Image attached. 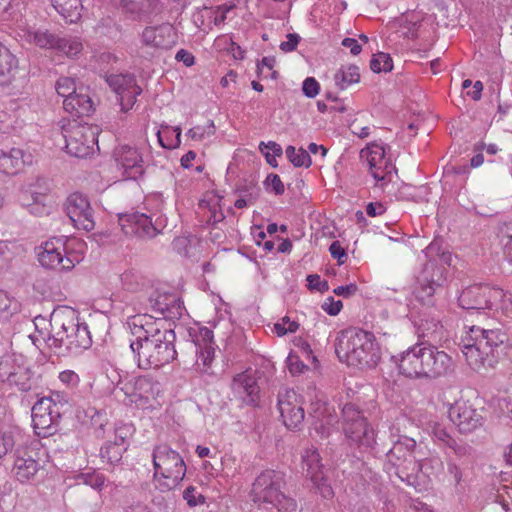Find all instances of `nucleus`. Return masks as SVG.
<instances>
[{"instance_id":"nucleus-33","label":"nucleus","mask_w":512,"mask_h":512,"mask_svg":"<svg viewBox=\"0 0 512 512\" xmlns=\"http://www.w3.org/2000/svg\"><path fill=\"white\" fill-rule=\"evenodd\" d=\"M419 469V475L423 478V483L417 487H414L416 490L421 491L426 488L429 484L431 477H438L443 471V461L438 456H430L425 457L420 456V459H417Z\"/></svg>"},{"instance_id":"nucleus-45","label":"nucleus","mask_w":512,"mask_h":512,"mask_svg":"<svg viewBox=\"0 0 512 512\" xmlns=\"http://www.w3.org/2000/svg\"><path fill=\"white\" fill-rule=\"evenodd\" d=\"M370 68L375 73L389 72L393 68V61L389 54L378 52L370 61Z\"/></svg>"},{"instance_id":"nucleus-47","label":"nucleus","mask_w":512,"mask_h":512,"mask_svg":"<svg viewBox=\"0 0 512 512\" xmlns=\"http://www.w3.org/2000/svg\"><path fill=\"white\" fill-rule=\"evenodd\" d=\"M7 380L11 385L16 386L20 391H29L32 387L29 374L24 370L10 373Z\"/></svg>"},{"instance_id":"nucleus-27","label":"nucleus","mask_w":512,"mask_h":512,"mask_svg":"<svg viewBox=\"0 0 512 512\" xmlns=\"http://www.w3.org/2000/svg\"><path fill=\"white\" fill-rule=\"evenodd\" d=\"M201 339L197 338L196 340L189 343L191 349L195 351L196 354V365L203 371L211 365V362L214 358V347L212 345L213 333L208 328H204L200 330Z\"/></svg>"},{"instance_id":"nucleus-44","label":"nucleus","mask_w":512,"mask_h":512,"mask_svg":"<svg viewBox=\"0 0 512 512\" xmlns=\"http://www.w3.org/2000/svg\"><path fill=\"white\" fill-rule=\"evenodd\" d=\"M286 156L295 167L308 168L312 163L309 153L303 148L296 150L290 145L286 148Z\"/></svg>"},{"instance_id":"nucleus-40","label":"nucleus","mask_w":512,"mask_h":512,"mask_svg":"<svg viewBox=\"0 0 512 512\" xmlns=\"http://www.w3.org/2000/svg\"><path fill=\"white\" fill-rule=\"evenodd\" d=\"M55 50L69 58L77 57L83 50L82 40L77 36L58 37Z\"/></svg>"},{"instance_id":"nucleus-48","label":"nucleus","mask_w":512,"mask_h":512,"mask_svg":"<svg viewBox=\"0 0 512 512\" xmlns=\"http://www.w3.org/2000/svg\"><path fill=\"white\" fill-rule=\"evenodd\" d=\"M17 310V303L4 291H0V320H6Z\"/></svg>"},{"instance_id":"nucleus-39","label":"nucleus","mask_w":512,"mask_h":512,"mask_svg":"<svg viewBox=\"0 0 512 512\" xmlns=\"http://www.w3.org/2000/svg\"><path fill=\"white\" fill-rule=\"evenodd\" d=\"M60 417L54 415H40L32 417V423L35 433L43 438L53 435L57 431Z\"/></svg>"},{"instance_id":"nucleus-20","label":"nucleus","mask_w":512,"mask_h":512,"mask_svg":"<svg viewBox=\"0 0 512 512\" xmlns=\"http://www.w3.org/2000/svg\"><path fill=\"white\" fill-rule=\"evenodd\" d=\"M450 420L459 428L460 432L469 433L482 425L481 413L468 400H457L449 408Z\"/></svg>"},{"instance_id":"nucleus-56","label":"nucleus","mask_w":512,"mask_h":512,"mask_svg":"<svg viewBox=\"0 0 512 512\" xmlns=\"http://www.w3.org/2000/svg\"><path fill=\"white\" fill-rule=\"evenodd\" d=\"M447 473L449 477V481L453 482L455 487L460 486L462 482L463 472L462 469L454 462L448 461L447 463Z\"/></svg>"},{"instance_id":"nucleus-35","label":"nucleus","mask_w":512,"mask_h":512,"mask_svg":"<svg viewBox=\"0 0 512 512\" xmlns=\"http://www.w3.org/2000/svg\"><path fill=\"white\" fill-rule=\"evenodd\" d=\"M123 12L133 15L134 17L146 16L153 13L156 9L154 0H113Z\"/></svg>"},{"instance_id":"nucleus-53","label":"nucleus","mask_w":512,"mask_h":512,"mask_svg":"<svg viewBox=\"0 0 512 512\" xmlns=\"http://www.w3.org/2000/svg\"><path fill=\"white\" fill-rule=\"evenodd\" d=\"M501 292L500 297L493 298V306L501 309L504 313L512 311V297L511 294L503 291L500 288H496Z\"/></svg>"},{"instance_id":"nucleus-19","label":"nucleus","mask_w":512,"mask_h":512,"mask_svg":"<svg viewBox=\"0 0 512 512\" xmlns=\"http://www.w3.org/2000/svg\"><path fill=\"white\" fill-rule=\"evenodd\" d=\"M304 469L307 477L310 478L314 487L324 498L333 496V489L327 482L324 466L321 463L319 452L314 448H308L302 455Z\"/></svg>"},{"instance_id":"nucleus-46","label":"nucleus","mask_w":512,"mask_h":512,"mask_svg":"<svg viewBox=\"0 0 512 512\" xmlns=\"http://www.w3.org/2000/svg\"><path fill=\"white\" fill-rule=\"evenodd\" d=\"M500 242L506 259L512 263V221L504 223L500 229Z\"/></svg>"},{"instance_id":"nucleus-34","label":"nucleus","mask_w":512,"mask_h":512,"mask_svg":"<svg viewBox=\"0 0 512 512\" xmlns=\"http://www.w3.org/2000/svg\"><path fill=\"white\" fill-rule=\"evenodd\" d=\"M65 111L75 117L88 116L93 111V102L86 93L76 92L63 101Z\"/></svg>"},{"instance_id":"nucleus-61","label":"nucleus","mask_w":512,"mask_h":512,"mask_svg":"<svg viewBox=\"0 0 512 512\" xmlns=\"http://www.w3.org/2000/svg\"><path fill=\"white\" fill-rule=\"evenodd\" d=\"M342 307V301L335 300L333 297H328L322 304V309L331 316L339 314Z\"/></svg>"},{"instance_id":"nucleus-5","label":"nucleus","mask_w":512,"mask_h":512,"mask_svg":"<svg viewBox=\"0 0 512 512\" xmlns=\"http://www.w3.org/2000/svg\"><path fill=\"white\" fill-rule=\"evenodd\" d=\"M53 344L71 352L88 349L92 339L87 325L80 323L76 311L59 307L50 316Z\"/></svg>"},{"instance_id":"nucleus-59","label":"nucleus","mask_w":512,"mask_h":512,"mask_svg":"<svg viewBox=\"0 0 512 512\" xmlns=\"http://www.w3.org/2000/svg\"><path fill=\"white\" fill-rule=\"evenodd\" d=\"M265 184L267 185V189H271L276 195H281L285 191L284 184L277 174H269L265 180Z\"/></svg>"},{"instance_id":"nucleus-30","label":"nucleus","mask_w":512,"mask_h":512,"mask_svg":"<svg viewBox=\"0 0 512 512\" xmlns=\"http://www.w3.org/2000/svg\"><path fill=\"white\" fill-rule=\"evenodd\" d=\"M32 163V155L19 148L9 152L0 150V172L7 175L17 174L26 164Z\"/></svg>"},{"instance_id":"nucleus-42","label":"nucleus","mask_w":512,"mask_h":512,"mask_svg":"<svg viewBox=\"0 0 512 512\" xmlns=\"http://www.w3.org/2000/svg\"><path fill=\"white\" fill-rule=\"evenodd\" d=\"M61 406L62 405H58L53 398L43 397L33 405L32 417H39L40 415L61 417Z\"/></svg>"},{"instance_id":"nucleus-21","label":"nucleus","mask_w":512,"mask_h":512,"mask_svg":"<svg viewBox=\"0 0 512 512\" xmlns=\"http://www.w3.org/2000/svg\"><path fill=\"white\" fill-rule=\"evenodd\" d=\"M149 310L155 319H174L182 316L183 303L172 293L154 291L148 298Z\"/></svg>"},{"instance_id":"nucleus-57","label":"nucleus","mask_w":512,"mask_h":512,"mask_svg":"<svg viewBox=\"0 0 512 512\" xmlns=\"http://www.w3.org/2000/svg\"><path fill=\"white\" fill-rule=\"evenodd\" d=\"M319 90H320V85L316 81L315 78L308 77L304 80L303 86H302V91L305 96H307L308 98H314L315 96L318 95Z\"/></svg>"},{"instance_id":"nucleus-4","label":"nucleus","mask_w":512,"mask_h":512,"mask_svg":"<svg viewBox=\"0 0 512 512\" xmlns=\"http://www.w3.org/2000/svg\"><path fill=\"white\" fill-rule=\"evenodd\" d=\"M249 498L259 509L267 511L293 512L297 508L295 499L286 494L285 474L273 469L256 476Z\"/></svg>"},{"instance_id":"nucleus-1","label":"nucleus","mask_w":512,"mask_h":512,"mask_svg":"<svg viewBox=\"0 0 512 512\" xmlns=\"http://www.w3.org/2000/svg\"><path fill=\"white\" fill-rule=\"evenodd\" d=\"M142 328L143 333L130 343L139 368H159L176 359V335L172 329L160 328L157 325Z\"/></svg>"},{"instance_id":"nucleus-49","label":"nucleus","mask_w":512,"mask_h":512,"mask_svg":"<svg viewBox=\"0 0 512 512\" xmlns=\"http://www.w3.org/2000/svg\"><path fill=\"white\" fill-rule=\"evenodd\" d=\"M215 132L214 122L208 121L207 125L205 126H195L191 128L188 131V136L191 137L193 140L201 141L205 139L206 137H209L213 135Z\"/></svg>"},{"instance_id":"nucleus-13","label":"nucleus","mask_w":512,"mask_h":512,"mask_svg":"<svg viewBox=\"0 0 512 512\" xmlns=\"http://www.w3.org/2000/svg\"><path fill=\"white\" fill-rule=\"evenodd\" d=\"M427 342H418L396 356L392 361L401 375L410 379H422L425 373Z\"/></svg>"},{"instance_id":"nucleus-54","label":"nucleus","mask_w":512,"mask_h":512,"mask_svg":"<svg viewBox=\"0 0 512 512\" xmlns=\"http://www.w3.org/2000/svg\"><path fill=\"white\" fill-rule=\"evenodd\" d=\"M13 0H0V17L4 21H13L16 24L17 19H23L22 16L18 13L9 12L12 7Z\"/></svg>"},{"instance_id":"nucleus-64","label":"nucleus","mask_w":512,"mask_h":512,"mask_svg":"<svg viewBox=\"0 0 512 512\" xmlns=\"http://www.w3.org/2000/svg\"><path fill=\"white\" fill-rule=\"evenodd\" d=\"M59 380L69 387H74L79 383V376L72 370H65L60 372Z\"/></svg>"},{"instance_id":"nucleus-15","label":"nucleus","mask_w":512,"mask_h":512,"mask_svg":"<svg viewBox=\"0 0 512 512\" xmlns=\"http://www.w3.org/2000/svg\"><path fill=\"white\" fill-rule=\"evenodd\" d=\"M360 157L367 163L371 175L377 182L391 181L395 167L385 157L383 146L372 143L361 150Z\"/></svg>"},{"instance_id":"nucleus-10","label":"nucleus","mask_w":512,"mask_h":512,"mask_svg":"<svg viewBox=\"0 0 512 512\" xmlns=\"http://www.w3.org/2000/svg\"><path fill=\"white\" fill-rule=\"evenodd\" d=\"M119 224L127 236L139 239H151L158 235L166 225V219L158 216L154 221L152 216L133 212L119 215Z\"/></svg>"},{"instance_id":"nucleus-60","label":"nucleus","mask_w":512,"mask_h":512,"mask_svg":"<svg viewBox=\"0 0 512 512\" xmlns=\"http://www.w3.org/2000/svg\"><path fill=\"white\" fill-rule=\"evenodd\" d=\"M287 365L292 375L301 374L307 369L303 361H301L298 356L292 354L288 356Z\"/></svg>"},{"instance_id":"nucleus-6","label":"nucleus","mask_w":512,"mask_h":512,"mask_svg":"<svg viewBox=\"0 0 512 512\" xmlns=\"http://www.w3.org/2000/svg\"><path fill=\"white\" fill-rule=\"evenodd\" d=\"M422 448L413 438L399 436L392 448L387 452L385 468L389 474H395L402 482L417 487L423 483L419 475L417 459L424 456Z\"/></svg>"},{"instance_id":"nucleus-55","label":"nucleus","mask_w":512,"mask_h":512,"mask_svg":"<svg viewBox=\"0 0 512 512\" xmlns=\"http://www.w3.org/2000/svg\"><path fill=\"white\" fill-rule=\"evenodd\" d=\"M430 428L433 436L437 440L441 441L446 446L452 443L453 438L448 434L446 429L441 424L434 422L430 425Z\"/></svg>"},{"instance_id":"nucleus-14","label":"nucleus","mask_w":512,"mask_h":512,"mask_svg":"<svg viewBox=\"0 0 512 512\" xmlns=\"http://www.w3.org/2000/svg\"><path fill=\"white\" fill-rule=\"evenodd\" d=\"M65 210L76 228L87 232L94 229V211L85 195L79 192L69 195L66 199Z\"/></svg>"},{"instance_id":"nucleus-29","label":"nucleus","mask_w":512,"mask_h":512,"mask_svg":"<svg viewBox=\"0 0 512 512\" xmlns=\"http://www.w3.org/2000/svg\"><path fill=\"white\" fill-rule=\"evenodd\" d=\"M231 389L235 397L248 405L256 403L259 387L256 379L250 373L243 372L233 378Z\"/></svg>"},{"instance_id":"nucleus-62","label":"nucleus","mask_w":512,"mask_h":512,"mask_svg":"<svg viewBox=\"0 0 512 512\" xmlns=\"http://www.w3.org/2000/svg\"><path fill=\"white\" fill-rule=\"evenodd\" d=\"M15 445L14 437L11 434L0 435V458L12 451Z\"/></svg>"},{"instance_id":"nucleus-2","label":"nucleus","mask_w":512,"mask_h":512,"mask_svg":"<svg viewBox=\"0 0 512 512\" xmlns=\"http://www.w3.org/2000/svg\"><path fill=\"white\" fill-rule=\"evenodd\" d=\"M508 337L500 329H483L472 326L462 340V353L474 370L490 368L503 354Z\"/></svg>"},{"instance_id":"nucleus-37","label":"nucleus","mask_w":512,"mask_h":512,"mask_svg":"<svg viewBox=\"0 0 512 512\" xmlns=\"http://www.w3.org/2000/svg\"><path fill=\"white\" fill-rule=\"evenodd\" d=\"M419 337L427 338L426 342L440 340L443 334V325L435 317H423L416 322Z\"/></svg>"},{"instance_id":"nucleus-43","label":"nucleus","mask_w":512,"mask_h":512,"mask_svg":"<svg viewBox=\"0 0 512 512\" xmlns=\"http://www.w3.org/2000/svg\"><path fill=\"white\" fill-rule=\"evenodd\" d=\"M123 289L130 292H139L146 286V280L136 271L127 270L120 275Z\"/></svg>"},{"instance_id":"nucleus-38","label":"nucleus","mask_w":512,"mask_h":512,"mask_svg":"<svg viewBox=\"0 0 512 512\" xmlns=\"http://www.w3.org/2000/svg\"><path fill=\"white\" fill-rule=\"evenodd\" d=\"M17 69L16 57L0 44V84L10 82Z\"/></svg>"},{"instance_id":"nucleus-52","label":"nucleus","mask_w":512,"mask_h":512,"mask_svg":"<svg viewBox=\"0 0 512 512\" xmlns=\"http://www.w3.org/2000/svg\"><path fill=\"white\" fill-rule=\"evenodd\" d=\"M299 324L295 321H291L288 316H285L281 319L280 322H277L274 325V330L278 336H283L287 333H293L297 331Z\"/></svg>"},{"instance_id":"nucleus-7","label":"nucleus","mask_w":512,"mask_h":512,"mask_svg":"<svg viewBox=\"0 0 512 512\" xmlns=\"http://www.w3.org/2000/svg\"><path fill=\"white\" fill-rule=\"evenodd\" d=\"M154 482L161 492L175 489L186 475V464L176 450L166 444L158 445L152 453Z\"/></svg>"},{"instance_id":"nucleus-58","label":"nucleus","mask_w":512,"mask_h":512,"mask_svg":"<svg viewBox=\"0 0 512 512\" xmlns=\"http://www.w3.org/2000/svg\"><path fill=\"white\" fill-rule=\"evenodd\" d=\"M183 498L186 500L187 504L190 507L197 506L200 503L204 502V497L196 492V489L193 486H189L183 492Z\"/></svg>"},{"instance_id":"nucleus-41","label":"nucleus","mask_w":512,"mask_h":512,"mask_svg":"<svg viewBox=\"0 0 512 512\" xmlns=\"http://www.w3.org/2000/svg\"><path fill=\"white\" fill-rule=\"evenodd\" d=\"M359 80V69L355 65L342 67L334 75L335 85L341 90L346 89L351 84L358 83Z\"/></svg>"},{"instance_id":"nucleus-26","label":"nucleus","mask_w":512,"mask_h":512,"mask_svg":"<svg viewBox=\"0 0 512 512\" xmlns=\"http://www.w3.org/2000/svg\"><path fill=\"white\" fill-rule=\"evenodd\" d=\"M142 44L155 49H168L175 43V32L170 24L147 26L141 34Z\"/></svg>"},{"instance_id":"nucleus-23","label":"nucleus","mask_w":512,"mask_h":512,"mask_svg":"<svg viewBox=\"0 0 512 512\" xmlns=\"http://www.w3.org/2000/svg\"><path fill=\"white\" fill-rule=\"evenodd\" d=\"M113 156L118 168L127 179H137L142 175L143 158L136 147L119 145L114 149Z\"/></svg>"},{"instance_id":"nucleus-50","label":"nucleus","mask_w":512,"mask_h":512,"mask_svg":"<svg viewBox=\"0 0 512 512\" xmlns=\"http://www.w3.org/2000/svg\"><path fill=\"white\" fill-rule=\"evenodd\" d=\"M57 93L67 99L68 96L76 93L75 81L69 77L60 78L56 83Z\"/></svg>"},{"instance_id":"nucleus-25","label":"nucleus","mask_w":512,"mask_h":512,"mask_svg":"<svg viewBox=\"0 0 512 512\" xmlns=\"http://www.w3.org/2000/svg\"><path fill=\"white\" fill-rule=\"evenodd\" d=\"M16 28L19 31V36L27 43L42 49H55L59 35L48 30L35 29L25 19H17Z\"/></svg>"},{"instance_id":"nucleus-18","label":"nucleus","mask_w":512,"mask_h":512,"mask_svg":"<svg viewBox=\"0 0 512 512\" xmlns=\"http://www.w3.org/2000/svg\"><path fill=\"white\" fill-rule=\"evenodd\" d=\"M501 292L496 287L476 284L465 288L459 298V305L466 310L491 309L493 298L500 297Z\"/></svg>"},{"instance_id":"nucleus-11","label":"nucleus","mask_w":512,"mask_h":512,"mask_svg":"<svg viewBox=\"0 0 512 512\" xmlns=\"http://www.w3.org/2000/svg\"><path fill=\"white\" fill-rule=\"evenodd\" d=\"M120 390L131 403L142 408H152L153 402L161 395V384L153 378L140 376L123 383Z\"/></svg>"},{"instance_id":"nucleus-12","label":"nucleus","mask_w":512,"mask_h":512,"mask_svg":"<svg viewBox=\"0 0 512 512\" xmlns=\"http://www.w3.org/2000/svg\"><path fill=\"white\" fill-rule=\"evenodd\" d=\"M446 282L445 268L434 262H427L418 277V287L415 290L416 299L423 305L432 306L433 296Z\"/></svg>"},{"instance_id":"nucleus-36","label":"nucleus","mask_w":512,"mask_h":512,"mask_svg":"<svg viewBox=\"0 0 512 512\" xmlns=\"http://www.w3.org/2000/svg\"><path fill=\"white\" fill-rule=\"evenodd\" d=\"M55 10L69 23H76L81 18L83 9L81 0H51Z\"/></svg>"},{"instance_id":"nucleus-17","label":"nucleus","mask_w":512,"mask_h":512,"mask_svg":"<svg viewBox=\"0 0 512 512\" xmlns=\"http://www.w3.org/2000/svg\"><path fill=\"white\" fill-rule=\"evenodd\" d=\"M278 409L283 423L288 429H300L305 413L302 402L294 390L285 389L278 394Z\"/></svg>"},{"instance_id":"nucleus-32","label":"nucleus","mask_w":512,"mask_h":512,"mask_svg":"<svg viewBox=\"0 0 512 512\" xmlns=\"http://www.w3.org/2000/svg\"><path fill=\"white\" fill-rule=\"evenodd\" d=\"M45 190H38L36 185H29L22 192V205L26 206L32 215L41 217L49 213V208L44 203L46 198Z\"/></svg>"},{"instance_id":"nucleus-63","label":"nucleus","mask_w":512,"mask_h":512,"mask_svg":"<svg viewBox=\"0 0 512 512\" xmlns=\"http://www.w3.org/2000/svg\"><path fill=\"white\" fill-rule=\"evenodd\" d=\"M308 288L311 290L325 291L328 289L327 281H322L320 276L317 274H311L307 276Z\"/></svg>"},{"instance_id":"nucleus-24","label":"nucleus","mask_w":512,"mask_h":512,"mask_svg":"<svg viewBox=\"0 0 512 512\" xmlns=\"http://www.w3.org/2000/svg\"><path fill=\"white\" fill-rule=\"evenodd\" d=\"M454 362L444 351L427 342L424 378L436 379L452 373Z\"/></svg>"},{"instance_id":"nucleus-31","label":"nucleus","mask_w":512,"mask_h":512,"mask_svg":"<svg viewBox=\"0 0 512 512\" xmlns=\"http://www.w3.org/2000/svg\"><path fill=\"white\" fill-rule=\"evenodd\" d=\"M41 465L31 456L22 455L20 449L15 452V460L12 468L14 477L20 483H28L35 478Z\"/></svg>"},{"instance_id":"nucleus-9","label":"nucleus","mask_w":512,"mask_h":512,"mask_svg":"<svg viewBox=\"0 0 512 512\" xmlns=\"http://www.w3.org/2000/svg\"><path fill=\"white\" fill-rule=\"evenodd\" d=\"M343 431L351 445L364 450L373 449L376 444L374 429L355 404L348 403L342 409Z\"/></svg>"},{"instance_id":"nucleus-8","label":"nucleus","mask_w":512,"mask_h":512,"mask_svg":"<svg viewBox=\"0 0 512 512\" xmlns=\"http://www.w3.org/2000/svg\"><path fill=\"white\" fill-rule=\"evenodd\" d=\"M98 125L81 123L76 120L69 122L64 128L67 152L77 158H86L99 150Z\"/></svg>"},{"instance_id":"nucleus-16","label":"nucleus","mask_w":512,"mask_h":512,"mask_svg":"<svg viewBox=\"0 0 512 512\" xmlns=\"http://www.w3.org/2000/svg\"><path fill=\"white\" fill-rule=\"evenodd\" d=\"M38 254L42 266L59 271H68L74 268L77 259L71 258L65 252L64 243L61 239H51L42 246Z\"/></svg>"},{"instance_id":"nucleus-3","label":"nucleus","mask_w":512,"mask_h":512,"mask_svg":"<svg viewBox=\"0 0 512 512\" xmlns=\"http://www.w3.org/2000/svg\"><path fill=\"white\" fill-rule=\"evenodd\" d=\"M335 353L341 362L361 369L375 368L381 360L374 335L355 328L340 332L335 340Z\"/></svg>"},{"instance_id":"nucleus-51","label":"nucleus","mask_w":512,"mask_h":512,"mask_svg":"<svg viewBox=\"0 0 512 512\" xmlns=\"http://www.w3.org/2000/svg\"><path fill=\"white\" fill-rule=\"evenodd\" d=\"M335 422V417L329 415L325 420H316L313 423V427L315 432L321 437V438H327L331 432L332 427Z\"/></svg>"},{"instance_id":"nucleus-28","label":"nucleus","mask_w":512,"mask_h":512,"mask_svg":"<svg viewBox=\"0 0 512 512\" xmlns=\"http://www.w3.org/2000/svg\"><path fill=\"white\" fill-rule=\"evenodd\" d=\"M130 434V426L125 424L116 426L115 435L120 442H112V440H109L100 450L101 458L109 464L118 463L122 458L123 452L126 450L125 444Z\"/></svg>"},{"instance_id":"nucleus-22","label":"nucleus","mask_w":512,"mask_h":512,"mask_svg":"<svg viewBox=\"0 0 512 512\" xmlns=\"http://www.w3.org/2000/svg\"><path fill=\"white\" fill-rule=\"evenodd\" d=\"M107 82L118 95V101L124 112L133 107L137 96L142 92V89L136 84L135 77L129 74L111 75Z\"/></svg>"}]
</instances>
